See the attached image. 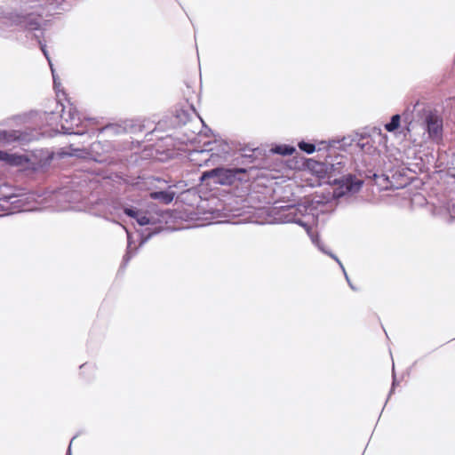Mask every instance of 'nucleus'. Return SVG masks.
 Wrapping results in <instances>:
<instances>
[{
	"label": "nucleus",
	"mask_w": 455,
	"mask_h": 455,
	"mask_svg": "<svg viewBox=\"0 0 455 455\" xmlns=\"http://www.w3.org/2000/svg\"><path fill=\"white\" fill-rule=\"evenodd\" d=\"M322 204L320 201L305 198L303 201L299 203L297 205H275L269 210V213L274 216L275 220L279 223H296L305 228L307 233L311 236L313 243L325 254H328L333 259H335L339 267H341L346 280L347 281L351 289L355 290V287L351 283L347 272L336 255L324 250L318 238H315L311 235V227L315 223L318 212L322 210L319 209Z\"/></svg>",
	"instance_id": "f257e3e1"
},
{
	"label": "nucleus",
	"mask_w": 455,
	"mask_h": 455,
	"mask_svg": "<svg viewBox=\"0 0 455 455\" xmlns=\"http://www.w3.org/2000/svg\"><path fill=\"white\" fill-rule=\"evenodd\" d=\"M28 0H10L0 6V36H15L24 41L28 37Z\"/></svg>",
	"instance_id": "f03ea898"
},
{
	"label": "nucleus",
	"mask_w": 455,
	"mask_h": 455,
	"mask_svg": "<svg viewBox=\"0 0 455 455\" xmlns=\"http://www.w3.org/2000/svg\"><path fill=\"white\" fill-rule=\"evenodd\" d=\"M52 103L57 111L44 113L45 127L41 132L42 136L52 137L57 133L64 134H83V132L75 131L81 124V117L76 108L69 106L68 110L65 111L64 106L58 100Z\"/></svg>",
	"instance_id": "7ed1b4c3"
},
{
	"label": "nucleus",
	"mask_w": 455,
	"mask_h": 455,
	"mask_svg": "<svg viewBox=\"0 0 455 455\" xmlns=\"http://www.w3.org/2000/svg\"><path fill=\"white\" fill-rule=\"evenodd\" d=\"M59 4V0H30V32L38 31V33H35L33 35V39L37 42L44 55L49 61L52 72L53 84L55 89H58L60 84L57 82L52 66L45 49V44L43 43L42 38L44 37V30L49 21V17L55 13Z\"/></svg>",
	"instance_id": "20e7f679"
},
{
	"label": "nucleus",
	"mask_w": 455,
	"mask_h": 455,
	"mask_svg": "<svg viewBox=\"0 0 455 455\" xmlns=\"http://www.w3.org/2000/svg\"><path fill=\"white\" fill-rule=\"evenodd\" d=\"M84 151L70 145L68 148H62L57 154L47 149H34L30 153V170L44 169L50 165L52 160L57 156L59 158L65 156L84 157Z\"/></svg>",
	"instance_id": "39448f33"
},
{
	"label": "nucleus",
	"mask_w": 455,
	"mask_h": 455,
	"mask_svg": "<svg viewBox=\"0 0 455 455\" xmlns=\"http://www.w3.org/2000/svg\"><path fill=\"white\" fill-rule=\"evenodd\" d=\"M243 168H215L208 172H204L201 176V180L212 179L213 182L220 185H231L237 180V175L244 173Z\"/></svg>",
	"instance_id": "423d86ee"
},
{
	"label": "nucleus",
	"mask_w": 455,
	"mask_h": 455,
	"mask_svg": "<svg viewBox=\"0 0 455 455\" xmlns=\"http://www.w3.org/2000/svg\"><path fill=\"white\" fill-rule=\"evenodd\" d=\"M423 129L426 132L423 133L421 141L427 140L438 141L443 135V119L436 113L429 112L424 118Z\"/></svg>",
	"instance_id": "0eeeda50"
},
{
	"label": "nucleus",
	"mask_w": 455,
	"mask_h": 455,
	"mask_svg": "<svg viewBox=\"0 0 455 455\" xmlns=\"http://www.w3.org/2000/svg\"><path fill=\"white\" fill-rule=\"evenodd\" d=\"M0 206L7 214L28 212V197L15 194L4 195L0 197Z\"/></svg>",
	"instance_id": "6e6552de"
},
{
	"label": "nucleus",
	"mask_w": 455,
	"mask_h": 455,
	"mask_svg": "<svg viewBox=\"0 0 455 455\" xmlns=\"http://www.w3.org/2000/svg\"><path fill=\"white\" fill-rule=\"evenodd\" d=\"M345 166L343 156H328L323 163H317L315 172L327 175L329 179L334 178L342 172Z\"/></svg>",
	"instance_id": "1a4fd4ad"
},
{
	"label": "nucleus",
	"mask_w": 455,
	"mask_h": 455,
	"mask_svg": "<svg viewBox=\"0 0 455 455\" xmlns=\"http://www.w3.org/2000/svg\"><path fill=\"white\" fill-rule=\"evenodd\" d=\"M124 213L134 219L140 226L156 225L159 222L158 217H156L149 212H144L134 207H124Z\"/></svg>",
	"instance_id": "9d476101"
},
{
	"label": "nucleus",
	"mask_w": 455,
	"mask_h": 455,
	"mask_svg": "<svg viewBox=\"0 0 455 455\" xmlns=\"http://www.w3.org/2000/svg\"><path fill=\"white\" fill-rule=\"evenodd\" d=\"M356 146L363 155L368 156V159H364L366 165H372L379 157V153L378 148L371 142V139L367 136H362Z\"/></svg>",
	"instance_id": "9b49d317"
},
{
	"label": "nucleus",
	"mask_w": 455,
	"mask_h": 455,
	"mask_svg": "<svg viewBox=\"0 0 455 455\" xmlns=\"http://www.w3.org/2000/svg\"><path fill=\"white\" fill-rule=\"evenodd\" d=\"M340 186L338 188V191L334 192L336 196H341L346 194L356 193L360 190L363 181L360 179H357L352 175H347L339 180Z\"/></svg>",
	"instance_id": "f8f14e48"
},
{
	"label": "nucleus",
	"mask_w": 455,
	"mask_h": 455,
	"mask_svg": "<svg viewBox=\"0 0 455 455\" xmlns=\"http://www.w3.org/2000/svg\"><path fill=\"white\" fill-rule=\"evenodd\" d=\"M212 148H205L200 151H195L190 155L191 160L194 162L204 161L206 164L210 161L215 162L216 160L223 158L219 153L212 152Z\"/></svg>",
	"instance_id": "ddd939ff"
},
{
	"label": "nucleus",
	"mask_w": 455,
	"mask_h": 455,
	"mask_svg": "<svg viewBox=\"0 0 455 455\" xmlns=\"http://www.w3.org/2000/svg\"><path fill=\"white\" fill-rule=\"evenodd\" d=\"M0 161L4 162L11 166H20L24 163H28V156L8 153L0 150Z\"/></svg>",
	"instance_id": "4468645a"
},
{
	"label": "nucleus",
	"mask_w": 455,
	"mask_h": 455,
	"mask_svg": "<svg viewBox=\"0 0 455 455\" xmlns=\"http://www.w3.org/2000/svg\"><path fill=\"white\" fill-rule=\"evenodd\" d=\"M151 197L153 199L161 200L165 204H169L173 200L174 194L172 192L158 191L151 193Z\"/></svg>",
	"instance_id": "2eb2a0df"
},
{
	"label": "nucleus",
	"mask_w": 455,
	"mask_h": 455,
	"mask_svg": "<svg viewBox=\"0 0 455 455\" xmlns=\"http://www.w3.org/2000/svg\"><path fill=\"white\" fill-rule=\"evenodd\" d=\"M18 137L15 132H8L5 130H0V143H11L17 140Z\"/></svg>",
	"instance_id": "dca6fc26"
},
{
	"label": "nucleus",
	"mask_w": 455,
	"mask_h": 455,
	"mask_svg": "<svg viewBox=\"0 0 455 455\" xmlns=\"http://www.w3.org/2000/svg\"><path fill=\"white\" fill-rule=\"evenodd\" d=\"M272 151L282 156H291L295 152V148L288 145H278Z\"/></svg>",
	"instance_id": "f3484780"
},
{
	"label": "nucleus",
	"mask_w": 455,
	"mask_h": 455,
	"mask_svg": "<svg viewBox=\"0 0 455 455\" xmlns=\"http://www.w3.org/2000/svg\"><path fill=\"white\" fill-rule=\"evenodd\" d=\"M400 120L401 116L399 115H394L390 122L385 124V129L389 132H395L400 126Z\"/></svg>",
	"instance_id": "a211bd4d"
},
{
	"label": "nucleus",
	"mask_w": 455,
	"mask_h": 455,
	"mask_svg": "<svg viewBox=\"0 0 455 455\" xmlns=\"http://www.w3.org/2000/svg\"><path fill=\"white\" fill-rule=\"evenodd\" d=\"M299 148L300 150L307 153V154H312L315 151V146L312 143H307V142H305V141H300L299 144H298Z\"/></svg>",
	"instance_id": "6ab92c4d"
},
{
	"label": "nucleus",
	"mask_w": 455,
	"mask_h": 455,
	"mask_svg": "<svg viewBox=\"0 0 455 455\" xmlns=\"http://www.w3.org/2000/svg\"><path fill=\"white\" fill-rule=\"evenodd\" d=\"M371 135H376L379 138V141H385L387 139V136L382 133L381 129L379 127H373L371 130Z\"/></svg>",
	"instance_id": "aec40b11"
},
{
	"label": "nucleus",
	"mask_w": 455,
	"mask_h": 455,
	"mask_svg": "<svg viewBox=\"0 0 455 455\" xmlns=\"http://www.w3.org/2000/svg\"><path fill=\"white\" fill-rule=\"evenodd\" d=\"M124 228L127 233V240H128L126 257L130 258L131 257V250H132V236H131L130 232L126 229V228L124 227Z\"/></svg>",
	"instance_id": "412c9836"
},
{
	"label": "nucleus",
	"mask_w": 455,
	"mask_h": 455,
	"mask_svg": "<svg viewBox=\"0 0 455 455\" xmlns=\"http://www.w3.org/2000/svg\"><path fill=\"white\" fill-rule=\"evenodd\" d=\"M153 235V233H149L148 235H147L146 236H142L141 237V240H140V245H142L144 244L145 243L148 242V240L151 237V235Z\"/></svg>",
	"instance_id": "4be33fe9"
},
{
	"label": "nucleus",
	"mask_w": 455,
	"mask_h": 455,
	"mask_svg": "<svg viewBox=\"0 0 455 455\" xmlns=\"http://www.w3.org/2000/svg\"><path fill=\"white\" fill-rule=\"evenodd\" d=\"M448 211L451 217H455V204Z\"/></svg>",
	"instance_id": "5701e85b"
},
{
	"label": "nucleus",
	"mask_w": 455,
	"mask_h": 455,
	"mask_svg": "<svg viewBox=\"0 0 455 455\" xmlns=\"http://www.w3.org/2000/svg\"><path fill=\"white\" fill-rule=\"evenodd\" d=\"M34 139H38V137H37L36 135L33 134V133L30 132V137H29L30 141H31L32 140H34Z\"/></svg>",
	"instance_id": "b1692460"
},
{
	"label": "nucleus",
	"mask_w": 455,
	"mask_h": 455,
	"mask_svg": "<svg viewBox=\"0 0 455 455\" xmlns=\"http://www.w3.org/2000/svg\"><path fill=\"white\" fill-rule=\"evenodd\" d=\"M37 115H32L30 113V116H29V118H30V121L33 120L35 122L36 118Z\"/></svg>",
	"instance_id": "393cba45"
},
{
	"label": "nucleus",
	"mask_w": 455,
	"mask_h": 455,
	"mask_svg": "<svg viewBox=\"0 0 455 455\" xmlns=\"http://www.w3.org/2000/svg\"><path fill=\"white\" fill-rule=\"evenodd\" d=\"M396 385V381H395V378L394 377V379H393V384H392V388H394V387Z\"/></svg>",
	"instance_id": "a878e982"
},
{
	"label": "nucleus",
	"mask_w": 455,
	"mask_h": 455,
	"mask_svg": "<svg viewBox=\"0 0 455 455\" xmlns=\"http://www.w3.org/2000/svg\"><path fill=\"white\" fill-rule=\"evenodd\" d=\"M70 445H71V443L69 444L67 455H71Z\"/></svg>",
	"instance_id": "bb28decb"
},
{
	"label": "nucleus",
	"mask_w": 455,
	"mask_h": 455,
	"mask_svg": "<svg viewBox=\"0 0 455 455\" xmlns=\"http://www.w3.org/2000/svg\"><path fill=\"white\" fill-rule=\"evenodd\" d=\"M35 209L30 206L29 211H34Z\"/></svg>",
	"instance_id": "cd10ccee"
}]
</instances>
